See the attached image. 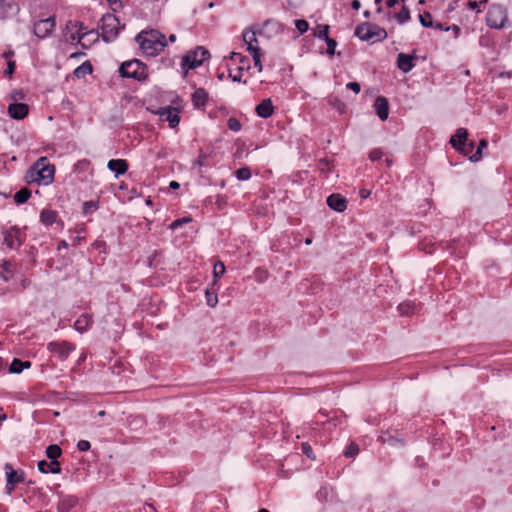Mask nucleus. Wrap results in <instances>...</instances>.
Listing matches in <instances>:
<instances>
[{
  "mask_svg": "<svg viewBox=\"0 0 512 512\" xmlns=\"http://www.w3.org/2000/svg\"><path fill=\"white\" fill-rule=\"evenodd\" d=\"M10 265H11V264H10L9 262H4V264H3V266H2V267H3V271H4V273H2V274L0 275V277H1L4 281H6V282H7V281H9V280H10V278L12 277V275H11V270H10Z\"/></svg>",
  "mask_w": 512,
  "mask_h": 512,
  "instance_id": "obj_49",
  "label": "nucleus"
},
{
  "mask_svg": "<svg viewBox=\"0 0 512 512\" xmlns=\"http://www.w3.org/2000/svg\"><path fill=\"white\" fill-rule=\"evenodd\" d=\"M374 108L380 120L385 121L389 116V103L383 96H378L374 102Z\"/></svg>",
  "mask_w": 512,
  "mask_h": 512,
  "instance_id": "obj_15",
  "label": "nucleus"
},
{
  "mask_svg": "<svg viewBox=\"0 0 512 512\" xmlns=\"http://www.w3.org/2000/svg\"><path fill=\"white\" fill-rule=\"evenodd\" d=\"M227 126L231 131L238 132L241 130V123L235 117H230L227 121Z\"/></svg>",
  "mask_w": 512,
  "mask_h": 512,
  "instance_id": "obj_45",
  "label": "nucleus"
},
{
  "mask_svg": "<svg viewBox=\"0 0 512 512\" xmlns=\"http://www.w3.org/2000/svg\"><path fill=\"white\" fill-rule=\"evenodd\" d=\"M419 21L423 27H432L433 21L430 13L425 12L424 14L419 15Z\"/></svg>",
  "mask_w": 512,
  "mask_h": 512,
  "instance_id": "obj_44",
  "label": "nucleus"
},
{
  "mask_svg": "<svg viewBox=\"0 0 512 512\" xmlns=\"http://www.w3.org/2000/svg\"><path fill=\"white\" fill-rule=\"evenodd\" d=\"M29 107L24 103H11L8 106V114L16 120L24 119L28 115Z\"/></svg>",
  "mask_w": 512,
  "mask_h": 512,
  "instance_id": "obj_13",
  "label": "nucleus"
},
{
  "mask_svg": "<svg viewBox=\"0 0 512 512\" xmlns=\"http://www.w3.org/2000/svg\"><path fill=\"white\" fill-rule=\"evenodd\" d=\"M101 37L105 42H111L118 37L120 22L119 19L111 13H106L101 18Z\"/></svg>",
  "mask_w": 512,
  "mask_h": 512,
  "instance_id": "obj_5",
  "label": "nucleus"
},
{
  "mask_svg": "<svg viewBox=\"0 0 512 512\" xmlns=\"http://www.w3.org/2000/svg\"><path fill=\"white\" fill-rule=\"evenodd\" d=\"M17 97H19L20 99L23 98V94L21 91H15L14 95H13V99H17Z\"/></svg>",
  "mask_w": 512,
  "mask_h": 512,
  "instance_id": "obj_64",
  "label": "nucleus"
},
{
  "mask_svg": "<svg viewBox=\"0 0 512 512\" xmlns=\"http://www.w3.org/2000/svg\"><path fill=\"white\" fill-rule=\"evenodd\" d=\"M457 7H458V0H454V1H452V2L448 5V12H452V11H454Z\"/></svg>",
  "mask_w": 512,
  "mask_h": 512,
  "instance_id": "obj_59",
  "label": "nucleus"
},
{
  "mask_svg": "<svg viewBox=\"0 0 512 512\" xmlns=\"http://www.w3.org/2000/svg\"><path fill=\"white\" fill-rule=\"evenodd\" d=\"M245 70V67L244 66H238L237 67V73L236 74H233L232 71L230 70L229 71V77L232 79V81L234 82H241V77H242V71Z\"/></svg>",
  "mask_w": 512,
  "mask_h": 512,
  "instance_id": "obj_51",
  "label": "nucleus"
},
{
  "mask_svg": "<svg viewBox=\"0 0 512 512\" xmlns=\"http://www.w3.org/2000/svg\"><path fill=\"white\" fill-rule=\"evenodd\" d=\"M208 100V93L204 88H198L192 94V102L196 108H201L206 105Z\"/></svg>",
  "mask_w": 512,
  "mask_h": 512,
  "instance_id": "obj_21",
  "label": "nucleus"
},
{
  "mask_svg": "<svg viewBox=\"0 0 512 512\" xmlns=\"http://www.w3.org/2000/svg\"><path fill=\"white\" fill-rule=\"evenodd\" d=\"M98 209V204L95 201H86L83 203V213L85 215L92 214Z\"/></svg>",
  "mask_w": 512,
  "mask_h": 512,
  "instance_id": "obj_41",
  "label": "nucleus"
},
{
  "mask_svg": "<svg viewBox=\"0 0 512 512\" xmlns=\"http://www.w3.org/2000/svg\"><path fill=\"white\" fill-rule=\"evenodd\" d=\"M57 219V213L54 210L51 209H44L40 213V220L44 225H52L56 222Z\"/></svg>",
  "mask_w": 512,
  "mask_h": 512,
  "instance_id": "obj_25",
  "label": "nucleus"
},
{
  "mask_svg": "<svg viewBox=\"0 0 512 512\" xmlns=\"http://www.w3.org/2000/svg\"><path fill=\"white\" fill-rule=\"evenodd\" d=\"M76 25L78 26V30L76 32V35H72V40L77 39V41L80 42L88 32L86 31V27L83 23L79 22Z\"/></svg>",
  "mask_w": 512,
  "mask_h": 512,
  "instance_id": "obj_42",
  "label": "nucleus"
},
{
  "mask_svg": "<svg viewBox=\"0 0 512 512\" xmlns=\"http://www.w3.org/2000/svg\"><path fill=\"white\" fill-rule=\"evenodd\" d=\"M329 26L328 25H318L314 30L313 35L319 39L326 40L329 38L328 36Z\"/></svg>",
  "mask_w": 512,
  "mask_h": 512,
  "instance_id": "obj_34",
  "label": "nucleus"
},
{
  "mask_svg": "<svg viewBox=\"0 0 512 512\" xmlns=\"http://www.w3.org/2000/svg\"><path fill=\"white\" fill-rule=\"evenodd\" d=\"M449 30H452V32H454L455 38H457L460 34V27L458 25L454 24L452 26L445 28V31H449Z\"/></svg>",
  "mask_w": 512,
  "mask_h": 512,
  "instance_id": "obj_57",
  "label": "nucleus"
},
{
  "mask_svg": "<svg viewBox=\"0 0 512 512\" xmlns=\"http://www.w3.org/2000/svg\"><path fill=\"white\" fill-rule=\"evenodd\" d=\"M414 56L405 53H399L397 57V67L404 73L410 72L414 68Z\"/></svg>",
  "mask_w": 512,
  "mask_h": 512,
  "instance_id": "obj_17",
  "label": "nucleus"
},
{
  "mask_svg": "<svg viewBox=\"0 0 512 512\" xmlns=\"http://www.w3.org/2000/svg\"><path fill=\"white\" fill-rule=\"evenodd\" d=\"M399 4V0H386V5L389 8L395 7Z\"/></svg>",
  "mask_w": 512,
  "mask_h": 512,
  "instance_id": "obj_61",
  "label": "nucleus"
},
{
  "mask_svg": "<svg viewBox=\"0 0 512 512\" xmlns=\"http://www.w3.org/2000/svg\"><path fill=\"white\" fill-rule=\"evenodd\" d=\"M256 113L261 118H269L274 113V106L272 103V100L270 98H266L262 100L257 106H256Z\"/></svg>",
  "mask_w": 512,
  "mask_h": 512,
  "instance_id": "obj_16",
  "label": "nucleus"
},
{
  "mask_svg": "<svg viewBox=\"0 0 512 512\" xmlns=\"http://www.w3.org/2000/svg\"><path fill=\"white\" fill-rule=\"evenodd\" d=\"M432 28L439 29V30H445L443 24L442 23H438V22L437 23L433 22Z\"/></svg>",
  "mask_w": 512,
  "mask_h": 512,
  "instance_id": "obj_63",
  "label": "nucleus"
},
{
  "mask_svg": "<svg viewBox=\"0 0 512 512\" xmlns=\"http://www.w3.org/2000/svg\"><path fill=\"white\" fill-rule=\"evenodd\" d=\"M192 221L191 217H183V218H180V219H176L174 220L171 224H170V229L172 230H175L177 229L179 226L183 225L184 223H188Z\"/></svg>",
  "mask_w": 512,
  "mask_h": 512,
  "instance_id": "obj_50",
  "label": "nucleus"
},
{
  "mask_svg": "<svg viewBox=\"0 0 512 512\" xmlns=\"http://www.w3.org/2000/svg\"><path fill=\"white\" fill-rule=\"evenodd\" d=\"M55 27V17L51 16L47 19L39 20L34 24L33 32L40 39L49 36Z\"/></svg>",
  "mask_w": 512,
  "mask_h": 512,
  "instance_id": "obj_10",
  "label": "nucleus"
},
{
  "mask_svg": "<svg viewBox=\"0 0 512 512\" xmlns=\"http://www.w3.org/2000/svg\"><path fill=\"white\" fill-rule=\"evenodd\" d=\"M327 205L334 211L343 212L347 208V200L342 195L334 193L328 196Z\"/></svg>",
  "mask_w": 512,
  "mask_h": 512,
  "instance_id": "obj_14",
  "label": "nucleus"
},
{
  "mask_svg": "<svg viewBox=\"0 0 512 512\" xmlns=\"http://www.w3.org/2000/svg\"><path fill=\"white\" fill-rule=\"evenodd\" d=\"M15 66H16L15 61H8L7 68L4 71V75L11 77L15 71Z\"/></svg>",
  "mask_w": 512,
  "mask_h": 512,
  "instance_id": "obj_53",
  "label": "nucleus"
},
{
  "mask_svg": "<svg viewBox=\"0 0 512 512\" xmlns=\"http://www.w3.org/2000/svg\"><path fill=\"white\" fill-rule=\"evenodd\" d=\"M92 323H93V320H92L91 316H89L88 314H82L75 321L74 328L78 332L83 333L90 328Z\"/></svg>",
  "mask_w": 512,
  "mask_h": 512,
  "instance_id": "obj_22",
  "label": "nucleus"
},
{
  "mask_svg": "<svg viewBox=\"0 0 512 512\" xmlns=\"http://www.w3.org/2000/svg\"><path fill=\"white\" fill-rule=\"evenodd\" d=\"M399 24H404L410 19V10L407 6H403L399 13L395 15Z\"/></svg>",
  "mask_w": 512,
  "mask_h": 512,
  "instance_id": "obj_33",
  "label": "nucleus"
},
{
  "mask_svg": "<svg viewBox=\"0 0 512 512\" xmlns=\"http://www.w3.org/2000/svg\"><path fill=\"white\" fill-rule=\"evenodd\" d=\"M354 34L362 41L371 43L380 42L387 38L386 30L371 22L357 25Z\"/></svg>",
  "mask_w": 512,
  "mask_h": 512,
  "instance_id": "obj_3",
  "label": "nucleus"
},
{
  "mask_svg": "<svg viewBox=\"0 0 512 512\" xmlns=\"http://www.w3.org/2000/svg\"><path fill=\"white\" fill-rule=\"evenodd\" d=\"M108 3L112 6V10L114 12L118 11L119 9L122 8L123 6V1L124 0H107Z\"/></svg>",
  "mask_w": 512,
  "mask_h": 512,
  "instance_id": "obj_56",
  "label": "nucleus"
},
{
  "mask_svg": "<svg viewBox=\"0 0 512 512\" xmlns=\"http://www.w3.org/2000/svg\"><path fill=\"white\" fill-rule=\"evenodd\" d=\"M24 241V236L17 226H12L4 232V244L10 249H17Z\"/></svg>",
  "mask_w": 512,
  "mask_h": 512,
  "instance_id": "obj_9",
  "label": "nucleus"
},
{
  "mask_svg": "<svg viewBox=\"0 0 512 512\" xmlns=\"http://www.w3.org/2000/svg\"><path fill=\"white\" fill-rule=\"evenodd\" d=\"M351 6L354 10H358L360 8L361 4L358 0H353L351 3Z\"/></svg>",
  "mask_w": 512,
  "mask_h": 512,
  "instance_id": "obj_62",
  "label": "nucleus"
},
{
  "mask_svg": "<svg viewBox=\"0 0 512 512\" xmlns=\"http://www.w3.org/2000/svg\"><path fill=\"white\" fill-rule=\"evenodd\" d=\"M488 146V142L486 139H482L479 142L477 150L474 154L470 155V161L478 162L482 158L483 150Z\"/></svg>",
  "mask_w": 512,
  "mask_h": 512,
  "instance_id": "obj_30",
  "label": "nucleus"
},
{
  "mask_svg": "<svg viewBox=\"0 0 512 512\" xmlns=\"http://www.w3.org/2000/svg\"><path fill=\"white\" fill-rule=\"evenodd\" d=\"M346 88L352 90L355 94H358L361 91V86L358 82H349L346 84Z\"/></svg>",
  "mask_w": 512,
  "mask_h": 512,
  "instance_id": "obj_55",
  "label": "nucleus"
},
{
  "mask_svg": "<svg viewBox=\"0 0 512 512\" xmlns=\"http://www.w3.org/2000/svg\"><path fill=\"white\" fill-rule=\"evenodd\" d=\"M31 366V362L22 361L20 359L15 358L9 366V372L13 374L21 373L25 368H29Z\"/></svg>",
  "mask_w": 512,
  "mask_h": 512,
  "instance_id": "obj_26",
  "label": "nucleus"
},
{
  "mask_svg": "<svg viewBox=\"0 0 512 512\" xmlns=\"http://www.w3.org/2000/svg\"><path fill=\"white\" fill-rule=\"evenodd\" d=\"M92 71H93V68H92L90 61H85L74 70L73 74L77 78H82L88 74H91Z\"/></svg>",
  "mask_w": 512,
  "mask_h": 512,
  "instance_id": "obj_27",
  "label": "nucleus"
},
{
  "mask_svg": "<svg viewBox=\"0 0 512 512\" xmlns=\"http://www.w3.org/2000/svg\"><path fill=\"white\" fill-rule=\"evenodd\" d=\"M38 469L42 473L58 474L61 472L60 463L58 461L47 462L45 460H41L38 462Z\"/></svg>",
  "mask_w": 512,
  "mask_h": 512,
  "instance_id": "obj_20",
  "label": "nucleus"
},
{
  "mask_svg": "<svg viewBox=\"0 0 512 512\" xmlns=\"http://www.w3.org/2000/svg\"><path fill=\"white\" fill-rule=\"evenodd\" d=\"M230 59L234 62H238L240 64L239 66H244L245 69L249 68V59L241 53L232 52Z\"/></svg>",
  "mask_w": 512,
  "mask_h": 512,
  "instance_id": "obj_35",
  "label": "nucleus"
},
{
  "mask_svg": "<svg viewBox=\"0 0 512 512\" xmlns=\"http://www.w3.org/2000/svg\"><path fill=\"white\" fill-rule=\"evenodd\" d=\"M210 57V52L203 46L190 50L182 58L181 67L183 70L195 69Z\"/></svg>",
  "mask_w": 512,
  "mask_h": 512,
  "instance_id": "obj_6",
  "label": "nucleus"
},
{
  "mask_svg": "<svg viewBox=\"0 0 512 512\" xmlns=\"http://www.w3.org/2000/svg\"><path fill=\"white\" fill-rule=\"evenodd\" d=\"M108 169L115 173V176L123 175L128 170V163L124 159H111L107 164Z\"/></svg>",
  "mask_w": 512,
  "mask_h": 512,
  "instance_id": "obj_19",
  "label": "nucleus"
},
{
  "mask_svg": "<svg viewBox=\"0 0 512 512\" xmlns=\"http://www.w3.org/2000/svg\"><path fill=\"white\" fill-rule=\"evenodd\" d=\"M370 193H371L370 190H367V189H361L359 192L360 197L363 199L369 197Z\"/></svg>",
  "mask_w": 512,
  "mask_h": 512,
  "instance_id": "obj_60",
  "label": "nucleus"
},
{
  "mask_svg": "<svg viewBox=\"0 0 512 512\" xmlns=\"http://www.w3.org/2000/svg\"><path fill=\"white\" fill-rule=\"evenodd\" d=\"M479 6H480V5H479V3H478L477 1H472V0H470V1L468 2V7H469L470 9H472V10H476V9H477V11H478V12H480L481 10L479 9Z\"/></svg>",
  "mask_w": 512,
  "mask_h": 512,
  "instance_id": "obj_58",
  "label": "nucleus"
},
{
  "mask_svg": "<svg viewBox=\"0 0 512 512\" xmlns=\"http://www.w3.org/2000/svg\"><path fill=\"white\" fill-rule=\"evenodd\" d=\"M54 174V165L49 163L47 157H41L28 169L26 180L28 183L48 185L53 182Z\"/></svg>",
  "mask_w": 512,
  "mask_h": 512,
  "instance_id": "obj_2",
  "label": "nucleus"
},
{
  "mask_svg": "<svg viewBox=\"0 0 512 512\" xmlns=\"http://www.w3.org/2000/svg\"><path fill=\"white\" fill-rule=\"evenodd\" d=\"M91 445H90V442L87 441V440H80L78 443H77V448L79 451H88L90 449Z\"/></svg>",
  "mask_w": 512,
  "mask_h": 512,
  "instance_id": "obj_54",
  "label": "nucleus"
},
{
  "mask_svg": "<svg viewBox=\"0 0 512 512\" xmlns=\"http://www.w3.org/2000/svg\"><path fill=\"white\" fill-rule=\"evenodd\" d=\"M119 74L123 78L145 81L148 77V68L138 59L123 62L119 67Z\"/></svg>",
  "mask_w": 512,
  "mask_h": 512,
  "instance_id": "obj_4",
  "label": "nucleus"
},
{
  "mask_svg": "<svg viewBox=\"0 0 512 512\" xmlns=\"http://www.w3.org/2000/svg\"><path fill=\"white\" fill-rule=\"evenodd\" d=\"M157 114L159 115L161 121L168 122L170 128H175L179 125L180 116L178 115L176 109L170 106L163 107L159 109Z\"/></svg>",
  "mask_w": 512,
  "mask_h": 512,
  "instance_id": "obj_12",
  "label": "nucleus"
},
{
  "mask_svg": "<svg viewBox=\"0 0 512 512\" xmlns=\"http://www.w3.org/2000/svg\"><path fill=\"white\" fill-rule=\"evenodd\" d=\"M31 196V192L28 188H22L14 195V200L17 204H24L28 201Z\"/></svg>",
  "mask_w": 512,
  "mask_h": 512,
  "instance_id": "obj_29",
  "label": "nucleus"
},
{
  "mask_svg": "<svg viewBox=\"0 0 512 512\" xmlns=\"http://www.w3.org/2000/svg\"><path fill=\"white\" fill-rule=\"evenodd\" d=\"M506 21L507 12L503 6L495 4L490 6L486 15V22L489 27L500 29L504 27Z\"/></svg>",
  "mask_w": 512,
  "mask_h": 512,
  "instance_id": "obj_7",
  "label": "nucleus"
},
{
  "mask_svg": "<svg viewBox=\"0 0 512 512\" xmlns=\"http://www.w3.org/2000/svg\"><path fill=\"white\" fill-rule=\"evenodd\" d=\"M47 348L50 352L56 354L60 360H65L75 350V345L68 341H53L48 343Z\"/></svg>",
  "mask_w": 512,
  "mask_h": 512,
  "instance_id": "obj_8",
  "label": "nucleus"
},
{
  "mask_svg": "<svg viewBox=\"0 0 512 512\" xmlns=\"http://www.w3.org/2000/svg\"><path fill=\"white\" fill-rule=\"evenodd\" d=\"M136 42L148 56L158 55L167 45L165 35L157 30L140 32L136 36Z\"/></svg>",
  "mask_w": 512,
  "mask_h": 512,
  "instance_id": "obj_1",
  "label": "nucleus"
},
{
  "mask_svg": "<svg viewBox=\"0 0 512 512\" xmlns=\"http://www.w3.org/2000/svg\"><path fill=\"white\" fill-rule=\"evenodd\" d=\"M359 453V447L356 443L351 442L344 451V456L354 457Z\"/></svg>",
  "mask_w": 512,
  "mask_h": 512,
  "instance_id": "obj_43",
  "label": "nucleus"
},
{
  "mask_svg": "<svg viewBox=\"0 0 512 512\" xmlns=\"http://www.w3.org/2000/svg\"><path fill=\"white\" fill-rule=\"evenodd\" d=\"M325 42L327 44V54L333 56L335 54V48L337 46L336 40L329 37L325 40Z\"/></svg>",
  "mask_w": 512,
  "mask_h": 512,
  "instance_id": "obj_48",
  "label": "nucleus"
},
{
  "mask_svg": "<svg viewBox=\"0 0 512 512\" xmlns=\"http://www.w3.org/2000/svg\"><path fill=\"white\" fill-rule=\"evenodd\" d=\"M77 504V498L74 496L63 497L58 505L60 512H69Z\"/></svg>",
  "mask_w": 512,
  "mask_h": 512,
  "instance_id": "obj_24",
  "label": "nucleus"
},
{
  "mask_svg": "<svg viewBox=\"0 0 512 512\" xmlns=\"http://www.w3.org/2000/svg\"><path fill=\"white\" fill-rule=\"evenodd\" d=\"M250 53L252 54L255 67H257L259 72L262 71L260 48H250Z\"/></svg>",
  "mask_w": 512,
  "mask_h": 512,
  "instance_id": "obj_38",
  "label": "nucleus"
},
{
  "mask_svg": "<svg viewBox=\"0 0 512 512\" xmlns=\"http://www.w3.org/2000/svg\"><path fill=\"white\" fill-rule=\"evenodd\" d=\"M295 27L297 28L300 34H303L308 30L309 24L304 19H298L295 20Z\"/></svg>",
  "mask_w": 512,
  "mask_h": 512,
  "instance_id": "obj_47",
  "label": "nucleus"
},
{
  "mask_svg": "<svg viewBox=\"0 0 512 512\" xmlns=\"http://www.w3.org/2000/svg\"><path fill=\"white\" fill-rule=\"evenodd\" d=\"M243 41L247 45V50L250 52V48H259L256 44L258 43L256 32L251 29H246L243 34Z\"/></svg>",
  "mask_w": 512,
  "mask_h": 512,
  "instance_id": "obj_23",
  "label": "nucleus"
},
{
  "mask_svg": "<svg viewBox=\"0 0 512 512\" xmlns=\"http://www.w3.org/2000/svg\"><path fill=\"white\" fill-rule=\"evenodd\" d=\"M206 303L209 307H215L218 303L217 292L212 289H206L205 291Z\"/></svg>",
  "mask_w": 512,
  "mask_h": 512,
  "instance_id": "obj_32",
  "label": "nucleus"
},
{
  "mask_svg": "<svg viewBox=\"0 0 512 512\" xmlns=\"http://www.w3.org/2000/svg\"><path fill=\"white\" fill-rule=\"evenodd\" d=\"M46 456L51 461H58L57 459L61 456L62 450L61 448L56 444H51L46 448Z\"/></svg>",
  "mask_w": 512,
  "mask_h": 512,
  "instance_id": "obj_28",
  "label": "nucleus"
},
{
  "mask_svg": "<svg viewBox=\"0 0 512 512\" xmlns=\"http://www.w3.org/2000/svg\"><path fill=\"white\" fill-rule=\"evenodd\" d=\"M238 180L245 181L251 178V171L248 167H242L235 172Z\"/></svg>",
  "mask_w": 512,
  "mask_h": 512,
  "instance_id": "obj_39",
  "label": "nucleus"
},
{
  "mask_svg": "<svg viewBox=\"0 0 512 512\" xmlns=\"http://www.w3.org/2000/svg\"><path fill=\"white\" fill-rule=\"evenodd\" d=\"M474 142L473 141H466L463 146H461L457 151H459L461 154L468 156L470 158V155L474 154Z\"/></svg>",
  "mask_w": 512,
  "mask_h": 512,
  "instance_id": "obj_37",
  "label": "nucleus"
},
{
  "mask_svg": "<svg viewBox=\"0 0 512 512\" xmlns=\"http://www.w3.org/2000/svg\"><path fill=\"white\" fill-rule=\"evenodd\" d=\"M209 157H210V154L204 152L201 149L197 159L194 161V165H197L199 167L209 166L210 165L208 162Z\"/></svg>",
  "mask_w": 512,
  "mask_h": 512,
  "instance_id": "obj_36",
  "label": "nucleus"
},
{
  "mask_svg": "<svg viewBox=\"0 0 512 512\" xmlns=\"http://www.w3.org/2000/svg\"><path fill=\"white\" fill-rule=\"evenodd\" d=\"M398 310L401 315H409L414 310V304L411 302H404L398 306Z\"/></svg>",
  "mask_w": 512,
  "mask_h": 512,
  "instance_id": "obj_40",
  "label": "nucleus"
},
{
  "mask_svg": "<svg viewBox=\"0 0 512 512\" xmlns=\"http://www.w3.org/2000/svg\"><path fill=\"white\" fill-rule=\"evenodd\" d=\"M225 273V265L222 261H217L213 266L214 282L213 286L216 285L218 279Z\"/></svg>",
  "mask_w": 512,
  "mask_h": 512,
  "instance_id": "obj_31",
  "label": "nucleus"
},
{
  "mask_svg": "<svg viewBox=\"0 0 512 512\" xmlns=\"http://www.w3.org/2000/svg\"><path fill=\"white\" fill-rule=\"evenodd\" d=\"M4 469L6 473V493L10 495L15 486L24 481V476L23 474H18L10 463H6Z\"/></svg>",
  "mask_w": 512,
  "mask_h": 512,
  "instance_id": "obj_11",
  "label": "nucleus"
},
{
  "mask_svg": "<svg viewBox=\"0 0 512 512\" xmlns=\"http://www.w3.org/2000/svg\"><path fill=\"white\" fill-rule=\"evenodd\" d=\"M468 141V131L466 128H458L454 135L451 136L449 143L451 146L457 150L463 144Z\"/></svg>",
  "mask_w": 512,
  "mask_h": 512,
  "instance_id": "obj_18",
  "label": "nucleus"
},
{
  "mask_svg": "<svg viewBox=\"0 0 512 512\" xmlns=\"http://www.w3.org/2000/svg\"><path fill=\"white\" fill-rule=\"evenodd\" d=\"M301 451L305 454L309 459L315 460V455L313 453L312 447L309 443L303 442L301 444Z\"/></svg>",
  "mask_w": 512,
  "mask_h": 512,
  "instance_id": "obj_46",
  "label": "nucleus"
},
{
  "mask_svg": "<svg viewBox=\"0 0 512 512\" xmlns=\"http://www.w3.org/2000/svg\"><path fill=\"white\" fill-rule=\"evenodd\" d=\"M382 156L383 152L378 148L371 150L369 153V158L372 161H378L382 158Z\"/></svg>",
  "mask_w": 512,
  "mask_h": 512,
  "instance_id": "obj_52",
  "label": "nucleus"
}]
</instances>
